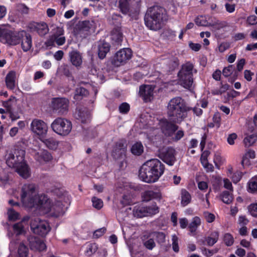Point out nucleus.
I'll return each mask as SVG.
<instances>
[{"label": "nucleus", "mask_w": 257, "mask_h": 257, "mask_svg": "<svg viewBox=\"0 0 257 257\" xmlns=\"http://www.w3.org/2000/svg\"><path fill=\"white\" fill-rule=\"evenodd\" d=\"M132 52L129 48H123L116 52L113 63L116 66L125 64L132 57Z\"/></svg>", "instance_id": "13"}, {"label": "nucleus", "mask_w": 257, "mask_h": 257, "mask_svg": "<svg viewBox=\"0 0 257 257\" xmlns=\"http://www.w3.org/2000/svg\"><path fill=\"white\" fill-rule=\"evenodd\" d=\"M249 220L245 215L239 216L238 219V223L240 226H246Z\"/></svg>", "instance_id": "56"}, {"label": "nucleus", "mask_w": 257, "mask_h": 257, "mask_svg": "<svg viewBox=\"0 0 257 257\" xmlns=\"http://www.w3.org/2000/svg\"><path fill=\"white\" fill-rule=\"evenodd\" d=\"M247 191L251 193H257V176L252 177L247 183Z\"/></svg>", "instance_id": "33"}, {"label": "nucleus", "mask_w": 257, "mask_h": 257, "mask_svg": "<svg viewBox=\"0 0 257 257\" xmlns=\"http://www.w3.org/2000/svg\"><path fill=\"white\" fill-rule=\"evenodd\" d=\"M91 200L92 202V205L94 208L97 209H100L102 207L103 202L100 199H99L96 197H93Z\"/></svg>", "instance_id": "48"}, {"label": "nucleus", "mask_w": 257, "mask_h": 257, "mask_svg": "<svg viewBox=\"0 0 257 257\" xmlns=\"http://www.w3.org/2000/svg\"><path fill=\"white\" fill-rule=\"evenodd\" d=\"M144 244L149 249H152L155 246L154 240L152 238L145 241Z\"/></svg>", "instance_id": "61"}, {"label": "nucleus", "mask_w": 257, "mask_h": 257, "mask_svg": "<svg viewBox=\"0 0 257 257\" xmlns=\"http://www.w3.org/2000/svg\"><path fill=\"white\" fill-rule=\"evenodd\" d=\"M127 145L123 141L117 142L113 147L111 155L116 160H123L126 156Z\"/></svg>", "instance_id": "14"}, {"label": "nucleus", "mask_w": 257, "mask_h": 257, "mask_svg": "<svg viewBox=\"0 0 257 257\" xmlns=\"http://www.w3.org/2000/svg\"><path fill=\"white\" fill-rule=\"evenodd\" d=\"M219 236L218 232L217 231H214L212 232L210 236H209L206 239V241L207 244L209 245H213L214 244H215L218 240Z\"/></svg>", "instance_id": "39"}, {"label": "nucleus", "mask_w": 257, "mask_h": 257, "mask_svg": "<svg viewBox=\"0 0 257 257\" xmlns=\"http://www.w3.org/2000/svg\"><path fill=\"white\" fill-rule=\"evenodd\" d=\"M144 201H149L153 199L160 200L162 198V194L159 191H154L151 190H146L142 194Z\"/></svg>", "instance_id": "25"}, {"label": "nucleus", "mask_w": 257, "mask_h": 257, "mask_svg": "<svg viewBox=\"0 0 257 257\" xmlns=\"http://www.w3.org/2000/svg\"><path fill=\"white\" fill-rule=\"evenodd\" d=\"M225 162V159L223 157L219 152H216L214 153L213 162L218 169L219 168L220 166L223 165Z\"/></svg>", "instance_id": "35"}, {"label": "nucleus", "mask_w": 257, "mask_h": 257, "mask_svg": "<svg viewBox=\"0 0 257 257\" xmlns=\"http://www.w3.org/2000/svg\"><path fill=\"white\" fill-rule=\"evenodd\" d=\"M32 31H35L40 36H44L49 32L48 25L46 23H34L31 24Z\"/></svg>", "instance_id": "22"}, {"label": "nucleus", "mask_w": 257, "mask_h": 257, "mask_svg": "<svg viewBox=\"0 0 257 257\" xmlns=\"http://www.w3.org/2000/svg\"><path fill=\"white\" fill-rule=\"evenodd\" d=\"M97 249V246L95 243H89L87 246L85 251L87 256H91L94 253Z\"/></svg>", "instance_id": "41"}, {"label": "nucleus", "mask_w": 257, "mask_h": 257, "mask_svg": "<svg viewBox=\"0 0 257 257\" xmlns=\"http://www.w3.org/2000/svg\"><path fill=\"white\" fill-rule=\"evenodd\" d=\"M154 87L152 85H145L140 88V94L145 101H151L153 98Z\"/></svg>", "instance_id": "20"}, {"label": "nucleus", "mask_w": 257, "mask_h": 257, "mask_svg": "<svg viewBox=\"0 0 257 257\" xmlns=\"http://www.w3.org/2000/svg\"><path fill=\"white\" fill-rule=\"evenodd\" d=\"M248 210L251 215L257 217V203L250 204L248 206Z\"/></svg>", "instance_id": "52"}, {"label": "nucleus", "mask_w": 257, "mask_h": 257, "mask_svg": "<svg viewBox=\"0 0 257 257\" xmlns=\"http://www.w3.org/2000/svg\"><path fill=\"white\" fill-rule=\"evenodd\" d=\"M255 157V152L253 150H248L242 157L241 165L243 167L250 165V159H253Z\"/></svg>", "instance_id": "30"}, {"label": "nucleus", "mask_w": 257, "mask_h": 257, "mask_svg": "<svg viewBox=\"0 0 257 257\" xmlns=\"http://www.w3.org/2000/svg\"><path fill=\"white\" fill-rule=\"evenodd\" d=\"M246 23L248 25H255L257 24V17L251 15L247 18Z\"/></svg>", "instance_id": "58"}, {"label": "nucleus", "mask_w": 257, "mask_h": 257, "mask_svg": "<svg viewBox=\"0 0 257 257\" xmlns=\"http://www.w3.org/2000/svg\"><path fill=\"white\" fill-rule=\"evenodd\" d=\"M30 248L34 250L43 251L46 246L43 240L38 237H31L30 239Z\"/></svg>", "instance_id": "23"}, {"label": "nucleus", "mask_w": 257, "mask_h": 257, "mask_svg": "<svg viewBox=\"0 0 257 257\" xmlns=\"http://www.w3.org/2000/svg\"><path fill=\"white\" fill-rule=\"evenodd\" d=\"M203 216L206 221L208 223H211L215 220V216L214 214L208 211H205L203 213Z\"/></svg>", "instance_id": "51"}, {"label": "nucleus", "mask_w": 257, "mask_h": 257, "mask_svg": "<svg viewBox=\"0 0 257 257\" xmlns=\"http://www.w3.org/2000/svg\"><path fill=\"white\" fill-rule=\"evenodd\" d=\"M35 152L34 158L35 160L41 165L47 163L52 159L51 154L46 150L39 149L38 151H36Z\"/></svg>", "instance_id": "19"}, {"label": "nucleus", "mask_w": 257, "mask_h": 257, "mask_svg": "<svg viewBox=\"0 0 257 257\" xmlns=\"http://www.w3.org/2000/svg\"><path fill=\"white\" fill-rule=\"evenodd\" d=\"M135 215L138 217L141 218L145 216H147V209L146 207H140L135 211Z\"/></svg>", "instance_id": "47"}, {"label": "nucleus", "mask_w": 257, "mask_h": 257, "mask_svg": "<svg viewBox=\"0 0 257 257\" xmlns=\"http://www.w3.org/2000/svg\"><path fill=\"white\" fill-rule=\"evenodd\" d=\"M88 94V92L86 89L82 87H79L77 88L76 89V94L75 97H77V96H86Z\"/></svg>", "instance_id": "54"}, {"label": "nucleus", "mask_w": 257, "mask_h": 257, "mask_svg": "<svg viewBox=\"0 0 257 257\" xmlns=\"http://www.w3.org/2000/svg\"><path fill=\"white\" fill-rule=\"evenodd\" d=\"M195 23L199 26L209 27L210 22H208L206 18L202 16L198 17L195 19Z\"/></svg>", "instance_id": "40"}, {"label": "nucleus", "mask_w": 257, "mask_h": 257, "mask_svg": "<svg viewBox=\"0 0 257 257\" xmlns=\"http://www.w3.org/2000/svg\"><path fill=\"white\" fill-rule=\"evenodd\" d=\"M119 111L122 113H127L130 110V105L127 103L124 102L119 107Z\"/></svg>", "instance_id": "59"}, {"label": "nucleus", "mask_w": 257, "mask_h": 257, "mask_svg": "<svg viewBox=\"0 0 257 257\" xmlns=\"http://www.w3.org/2000/svg\"><path fill=\"white\" fill-rule=\"evenodd\" d=\"M31 228L35 233L41 236L46 235L50 230L48 222L45 220H41L38 218L32 220Z\"/></svg>", "instance_id": "10"}, {"label": "nucleus", "mask_w": 257, "mask_h": 257, "mask_svg": "<svg viewBox=\"0 0 257 257\" xmlns=\"http://www.w3.org/2000/svg\"><path fill=\"white\" fill-rule=\"evenodd\" d=\"M228 89L229 85L228 84L222 85L218 90L214 91L213 93V94L217 95L221 94Z\"/></svg>", "instance_id": "64"}, {"label": "nucleus", "mask_w": 257, "mask_h": 257, "mask_svg": "<svg viewBox=\"0 0 257 257\" xmlns=\"http://www.w3.org/2000/svg\"><path fill=\"white\" fill-rule=\"evenodd\" d=\"M109 44L106 42L101 43L98 46V55L100 59H103L106 54L109 51Z\"/></svg>", "instance_id": "31"}, {"label": "nucleus", "mask_w": 257, "mask_h": 257, "mask_svg": "<svg viewBox=\"0 0 257 257\" xmlns=\"http://www.w3.org/2000/svg\"><path fill=\"white\" fill-rule=\"evenodd\" d=\"M21 111L20 108L18 107L17 109H14L12 111L8 112V113L12 120L14 121L20 118Z\"/></svg>", "instance_id": "44"}, {"label": "nucleus", "mask_w": 257, "mask_h": 257, "mask_svg": "<svg viewBox=\"0 0 257 257\" xmlns=\"http://www.w3.org/2000/svg\"><path fill=\"white\" fill-rule=\"evenodd\" d=\"M21 203L26 207H36L39 209L43 201L46 200V195L39 194L37 186L33 183H26L21 189Z\"/></svg>", "instance_id": "1"}, {"label": "nucleus", "mask_w": 257, "mask_h": 257, "mask_svg": "<svg viewBox=\"0 0 257 257\" xmlns=\"http://www.w3.org/2000/svg\"><path fill=\"white\" fill-rule=\"evenodd\" d=\"M30 130L41 139L47 134L48 127L47 123L42 119L35 118L30 124Z\"/></svg>", "instance_id": "9"}, {"label": "nucleus", "mask_w": 257, "mask_h": 257, "mask_svg": "<svg viewBox=\"0 0 257 257\" xmlns=\"http://www.w3.org/2000/svg\"><path fill=\"white\" fill-rule=\"evenodd\" d=\"M176 152L172 147H164L160 150L159 157L168 165L173 166L176 160Z\"/></svg>", "instance_id": "11"}, {"label": "nucleus", "mask_w": 257, "mask_h": 257, "mask_svg": "<svg viewBox=\"0 0 257 257\" xmlns=\"http://www.w3.org/2000/svg\"><path fill=\"white\" fill-rule=\"evenodd\" d=\"M210 26L213 27L217 30H219L221 28H224L226 26V23L224 22L220 21L218 20L215 19L214 21H212V22H210Z\"/></svg>", "instance_id": "43"}, {"label": "nucleus", "mask_w": 257, "mask_h": 257, "mask_svg": "<svg viewBox=\"0 0 257 257\" xmlns=\"http://www.w3.org/2000/svg\"><path fill=\"white\" fill-rule=\"evenodd\" d=\"M51 127L57 134L66 136L69 135L72 130V123L67 119L58 117L52 122Z\"/></svg>", "instance_id": "8"}, {"label": "nucleus", "mask_w": 257, "mask_h": 257, "mask_svg": "<svg viewBox=\"0 0 257 257\" xmlns=\"http://www.w3.org/2000/svg\"><path fill=\"white\" fill-rule=\"evenodd\" d=\"M94 28V22L93 21H85L82 22V28L85 31H88L91 29Z\"/></svg>", "instance_id": "53"}, {"label": "nucleus", "mask_w": 257, "mask_h": 257, "mask_svg": "<svg viewBox=\"0 0 257 257\" xmlns=\"http://www.w3.org/2000/svg\"><path fill=\"white\" fill-rule=\"evenodd\" d=\"M235 68L233 65H229L225 67L222 71V74L225 77L229 76L234 71Z\"/></svg>", "instance_id": "50"}, {"label": "nucleus", "mask_w": 257, "mask_h": 257, "mask_svg": "<svg viewBox=\"0 0 257 257\" xmlns=\"http://www.w3.org/2000/svg\"><path fill=\"white\" fill-rule=\"evenodd\" d=\"M17 103V99L14 96H11L8 100L3 101V105L8 112L18 108Z\"/></svg>", "instance_id": "27"}, {"label": "nucleus", "mask_w": 257, "mask_h": 257, "mask_svg": "<svg viewBox=\"0 0 257 257\" xmlns=\"http://www.w3.org/2000/svg\"><path fill=\"white\" fill-rule=\"evenodd\" d=\"M131 151L134 155L140 156L144 152V147L141 142H137L132 146Z\"/></svg>", "instance_id": "34"}, {"label": "nucleus", "mask_w": 257, "mask_h": 257, "mask_svg": "<svg viewBox=\"0 0 257 257\" xmlns=\"http://www.w3.org/2000/svg\"><path fill=\"white\" fill-rule=\"evenodd\" d=\"M237 137V135L235 133H232L229 134L227 138V142L230 145H233L234 144V141L236 140Z\"/></svg>", "instance_id": "60"}, {"label": "nucleus", "mask_w": 257, "mask_h": 257, "mask_svg": "<svg viewBox=\"0 0 257 257\" xmlns=\"http://www.w3.org/2000/svg\"><path fill=\"white\" fill-rule=\"evenodd\" d=\"M174 123L172 121H169L166 118H163L159 120L158 125L165 135L171 136L178 129V126Z\"/></svg>", "instance_id": "16"}, {"label": "nucleus", "mask_w": 257, "mask_h": 257, "mask_svg": "<svg viewBox=\"0 0 257 257\" xmlns=\"http://www.w3.org/2000/svg\"><path fill=\"white\" fill-rule=\"evenodd\" d=\"M9 30L4 26H0V42L4 43Z\"/></svg>", "instance_id": "49"}, {"label": "nucleus", "mask_w": 257, "mask_h": 257, "mask_svg": "<svg viewBox=\"0 0 257 257\" xmlns=\"http://www.w3.org/2000/svg\"><path fill=\"white\" fill-rule=\"evenodd\" d=\"M164 171V165L158 159H151L142 165L139 176L145 182H155L163 175Z\"/></svg>", "instance_id": "2"}, {"label": "nucleus", "mask_w": 257, "mask_h": 257, "mask_svg": "<svg viewBox=\"0 0 257 257\" xmlns=\"http://www.w3.org/2000/svg\"><path fill=\"white\" fill-rule=\"evenodd\" d=\"M25 151L23 150H15L9 154L6 163L10 167L15 168L17 172L24 179L31 175L30 169L24 162Z\"/></svg>", "instance_id": "5"}, {"label": "nucleus", "mask_w": 257, "mask_h": 257, "mask_svg": "<svg viewBox=\"0 0 257 257\" xmlns=\"http://www.w3.org/2000/svg\"><path fill=\"white\" fill-rule=\"evenodd\" d=\"M69 101L64 98H55L52 101V106L60 114L66 113L68 109Z\"/></svg>", "instance_id": "18"}, {"label": "nucleus", "mask_w": 257, "mask_h": 257, "mask_svg": "<svg viewBox=\"0 0 257 257\" xmlns=\"http://www.w3.org/2000/svg\"><path fill=\"white\" fill-rule=\"evenodd\" d=\"M8 214L9 215V219L10 220H16L19 217V213L11 208L8 210Z\"/></svg>", "instance_id": "57"}, {"label": "nucleus", "mask_w": 257, "mask_h": 257, "mask_svg": "<svg viewBox=\"0 0 257 257\" xmlns=\"http://www.w3.org/2000/svg\"><path fill=\"white\" fill-rule=\"evenodd\" d=\"M172 247L173 249L175 252H178L179 250V247L178 245V238L176 235H173L172 238Z\"/></svg>", "instance_id": "55"}, {"label": "nucleus", "mask_w": 257, "mask_h": 257, "mask_svg": "<svg viewBox=\"0 0 257 257\" xmlns=\"http://www.w3.org/2000/svg\"><path fill=\"white\" fill-rule=\"evenodd\" d=\"M28 220V219L24 218L22 221L16 223L13 226V228L15 232L17 234H20L24 231V223Z\"/></svg>", "instance_id": "38"}, {"label": "nucleus", "mask_w": 257, "mask_h": 257, "mask_svg": "<svg viewBox=\"0 0 257 257\" xmlns=\"http://www.w3.org/2000/svg\"><path fill=\"white\" fill-rule=\"evenodd\" d=\"M185 100L180 97H175L169 100L167 106V113L171 121L181 122L191 110Z\"/></svg>", "instance_id": "3"}, {"label": "nucleus", "mask_w": 257, "mask_h": 257, "mask_svg": "<svg viewBox=\"0 0 257 257\" xmlns=\"http://www.w3.org/2000/svg\"><path fill=\"white\" fill-rule=\"evenodd\" d=\"M223 241L227 246H231L234 243V238L229 233H225L223 236Z\"/></svg>", "instance_id": "42"}, {"label": "nucleus", "mask_w": 257, "mask_h": 257, "mask_svg": "<svg viewBox=\"0 0 257 257\" xmlns=\"http://www.w3.org/2000/svg\"><path fill=\"white\" fill-rule=\"evenodd\" d=\"M16 73L13 71L9 72L5 79L6 84L7 88L13 90L15 87Z\"/></svg>", "instance_id": "29"}, {"label": "nucleus", "mask_w": 257, "mask_h": 257, "mask_svg": "<svg viewBox=\"0 0 257 257\" xmlns=\"http://www.w3.org/2000/svg\"><path fill=\"white\" fill-rule=\"evenodd\" d=\"M40 140L44 143L46 147L50 150H55L57 149L59 144V142L53 137L49 138H45V137H44Z\"/></svg>", "instance_id": "26"}, {"label": "nucleus", "mask_w": 257, "mask_h": 257, "mask_svg": "<svg viewBox=\"0 0 257 257\" xmlns=\"http://www.w3.org/2000/svg\"><path fill=\"white\" fill-rule=\"evenodd\" d=\"M193 65L187 62L182 65L178 73V83L185 88H190L193 84Z\"/></svg>", "instance_id": "7"}, {"label": "nucleus", "mask_w": 257, "mask_h": 257, "mask_svg": "<svg viewBox=\"0 0 257 257\" xmlns=\"http://www.w3.org/2000/svg\"><path fill=\"white\" fill-rule=\"evenodd\" d=\"M19 44L24 52L30 51L32 47V38L31 35L25 31H20Z\"/></svg>", "instance_id": "17"}, {"label": "nucleus", "mask_w": 257, "mask_h": 257, "mask_svg": "<svg viewBox=\"0 0 257 257\" xmlns=\"http://www.w3.org/2000/svg\"><path fill=\"white\" fill-rule=\"evenodd\" d=\"M232 180L234 183L238 182L241 178V174L240 172H236L231 176Z\"/></svg>", "instance_id": "62"}, {"label": "nucleus", "mask_w": 257, "mask_h": 257, "mask_svg": "<svg viewBox=\"0 0 257 257\" xmlns=\"http://www.w3.org/2000/svg\"><path fill=\"white\" fill-rule=\"evenodd\" d=\"M220 198L222 202L226 204H229L233 200L232 192L228 191H223L220 195Z\"/></svg>", "instance_id": "32"}, {"label": "nucleus", "mask_w": 257, "mask_h": 257, "mask_svg": "<svg viewBox=\"0 0 257 257\" xmlns=\"http://www.w3.org/2000/svg\"><path fill=\"white\" fill-rule=\"evenodd\" d=\"M17 10L24 14H28L29 12L28 8L24 4H20L17 6Z\"/></svg>", "instance_id": "63"}, {"label": "nucleus", "mask_w": 257, "mask_h": 257, "mask_svg": "<svg viewBox=\"0 0 257 257\" xmlns=\"http://www.w3.org/2000/svg\"><path fill=\"white\" fill-rule=\"evenodd\" d=\"M20 31L14 33L9 30L3 44L8 46H16L19 44Z\"/></svg>", "instance_id": "21"}, {"label": "nucleus", "mask_w": 257, "mask_h": 257, "mask_svg": "<svg viewBox=\"0 0 257 257\" xmlns=\"http://www.w3.org/2000/svg\"><path fill=\"white\" fill-rule=\"evenodd\" d=\"M75 117L82 123H85L89 121L91 115L90 112L86 108H83L76 111Z\"/></svg>", "instance_id": "24"}, {"label": "nucleus", "mask_w": 257, "mask_h": 257, "mask_svg": "<svg viewBox=\"0 0 257 257\" xmlns=\"http://www.w3.org/2000/svg\"><path fill=\"white\" fill-rule=\"evenodd\" d=\"M20 257H26L28 254V248L23 243H20L18 248Z\"/></svg>", "instance_id": "46"}, {"label": "nucleus", "mask_w": 257, "mask_h": 257, "mask_svg": "<svg viewBox=\"0 0 257 257\" xmlns=\"http://www.w3.org/2000/svg\"><path fill=\"white\" fill-rule=\"evenodd\" d=\"M147 213L148 215H154L158 213L159 211V207L156 204L151 206L146 207Z\"/></svg>", "instance_id": "45"}, {"label": "nucleus", "mask_w": 257, "mask_h": 257, "mask_svg": "<svg viewBox=\"0 0 257 257\" xmlns=\"http://www.w3.org/2000/svg\"><path fill=\"white\" fill-rule=\"evenodd\" d=\"M139 0H119V8L122 13L132 16L134 9L135 13H138L137 8L139 5Z\"/></svg>", "instance_id": "12"}, {"label": "nucleus", "mask_w": 257, "mask_h": 257, "mask_svg": "<svg viewBox=\"0 0 257 257\" xmlns=\"http://www.w3.org/2000/svg\"><path fill=\"white\" fill-rule=\"evenodd\" d=\"M201 224V219L198 216L193 217L191 223L189 224V228L192 233L195 232L198 227Z\"/></svg>", "instance_id": "36"}, {"label": "nucleus", "mask_w": 257, "mask_h": 257, "mask_svg": "<svg viewBox=\"0 0 257 257\" xmlns=\"http://www.w3.org/2000/svg\"><path fill=\"white\" fill-rule=\"evenodd\" d=\"M167 19L168 17L165 10L159 6L149 8L144 18L146 27L154 31L161 29Z\"/></svg>", "instance_id": "4"}, {"label": "nucleus", "mask_w": 257, "mask_h": 257, "mask_svg": "<svg viewBox=\"0 0 257 257\" xmlns=\"http://www.w3.org/2000/svg\"><path fill=\"white\" fill-rule=\"evenodd\" d=\"M190 194L186 190L183 189L181 191V204L183 206L188 205L191 201Z\"/></svg>", "instance_id": "37"}, {"label": "nucleus", "mask_w": 257, "mask_h": 257, "mask_svg": "<svg viewBox=\"0 0 257 257\" xmlns=\"http://www.w3.org/2000/svg\"><path fill=\"white\" fill-rule=\"evenodd\" d=\"M69 55L70 61L74 66L78 67L81 65L82 63V57L79 52L72 51L69 53Z\"/></svg>", "instance_id": "28"}, {"label": "nucleus", "mask_w": 257, "mask_h": 257, "mask_svg": "<svg viewBox=\"0 0 257 257\" xmlns=\"http://www.w3.org/2000/svg\"><path fill=\"white\" fill-rule=\"evenodd\" d=\"M39 210L42 213H48L51 216L58 217L64 213L66 207L65 204L62 203L61 200L53 202L46 196V200L43 201Z\"/></svg>", "instance_id": "6"}, {"label": "nucleus", "mask_w": 257, "mask_h": 257, "mask_svg": "<svg viewBox=\"0 0 257 257\" xmlns=\"http://www.w3.org/2000/svg\"><path fill=\"white\" fill-rule=\"evenodd\" d=\"M66 41L64 36V30L62 28H57L56 32L51 36L47 40L46 44L47 46H53L55 43L58 46L63 45Z\"/></svg>", "instance_id": "15"}]
</instances>
